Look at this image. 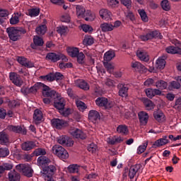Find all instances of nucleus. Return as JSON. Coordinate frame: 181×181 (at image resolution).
Segmentation results:
<instances>
[{
  "label": "nucleus",
  "instance_id": "cd10ccee",
  "mask_svg": "<svg viewBox=\"0 0 181 181\" xmlns=\"http://www.w3.org/2000/svg\"><path fill=\"white\" fill-rule=\"evenodd\" d=\"M37 163L39 166H46V165L50 163V159L46 156H41L37 158Z\"/></svg>",
  "mask_w": 181,
  "mask_h": 181
},
{
  "label": "nucleus",
  "instance_id": "79ce46f5",
  "mask_svg": "<svg viewBox=\"0 0 181 181\" xmlns=\"http://www.w3.org/2000/svg\"><path fill=\"white\" fill-rule=\"evenodd\" d=\"M138 13H139L141 21H143V22H148V21H149V18L148 17V15L146 14L145 10L139 9Z\"/></svg>",
  "mask_w": 181,
  "mask_h": 181
},
{
  "label": "nucleus",
  "instance_id": "052dcab7",
  "mask_svg": "<svg viewBox=\"0 0 181 181\" xmlns=\"http://www.w3.org/2000/svg\"><path fill=\"white\" fill-rule=\"evenodd\" d=\"M174 108H175V110L181 111V98H179L176 100Z\"/></svg>",
  "mask_w": 181,
  "mask_h": 181
},
{
  "label": "nucleus",
  "instance_id": "1a4fd4ad",
  "mask_svg": "<svg viewBox=\"0 0 181 181\" xmlns=\"http://www.w3.org/2000/svg\"><path fill=\"white\" fill-rule=\"evenodd\" d=\"M165 52L170 54H181V43L177 42L175 46H169L165 49Z\"/></svg>",
  "mask_w": 181,
  "mask_h": 181
},
{
  "label": "nucleus",
  "instance_id": "4468645a",
  "mask_svg": "<svg viewBox=\"0 0 181 181\" xmlns=\"http://www.w3.org/2000/svg\"><path fill=\"white\" fill-rule=\"evenodd\" d=\"M159 35V32L158 31H150L146 33L145 35H141L140 39L143 40V42H146V40H151V39H153V37H158Z\"/></svg>",
  "mask_w": 181,
  "mask_h": 181
},
{
  "label": "nucleus",
  "instance_id": "6e6d98bb",
  "mask_svg": "<svg viewBox=\"0 0 181 181\" xmlns=\"http://www.w3.org/2000/svg\"><path fill=\"white\" fill-rule=\"evenodd\" d=\"M77 57V62L79 64H83L84 63V59L86 56L83 52H79L78 54L76 56Z\"/></svg>",
  "mask_w": 181,
  "mask_h": 181
},
{
  "label": "nucleus",
  "instance_id": "13d9d810",
  "mask_svg": "<svg viewBox=\"0 0 181 181\" xmlns=\"http://www.w3.org/2000/svg\"><path fill=\"white\" fill-rule=\"evenodd\" d=\"M103 64L105 69H107V71H109L110 73H112V71H114V66L111 64V63L106 62H103Z\"/></svg>",
  "mask_w": 181,
  "mask_h": 181
},
{
  "label": "nucleus",
  "instance_id": "6ab92c4d",
  "mask_svg": "<svg viewBox=\"0 0 181 181\" xmlns=\"http://www.w3.org/2000/svg\"><path fill=\"white\" fill-rule=\"evenodd\" d=\"M10 144L9 136L5 132H0V144L8 146Z\"/></svg>",
  "mask_w": 181,
  "mask_h": 181
},
{
  "label": "nucleus",
  "instance_id": "ea45409f",
  "mask_svg": "<svg viewBox=\"0 0 181 181\" xmlns=\"http://www.w3.org/2000/svg\"><path fill=\"white\" fill-rule=\"evenodd\" d=\"M153 117L155 119L158 121V122H164V121L165 120V115L163 114V112H156L153 114Z\"/></svg>",
  "mask_w": 181,
  "mask_h": 181
},
{
  "label": "nucleus",
  "instance_id": "7c9ffc66",
  "mask_svg": "<svg viewBox=\"0 0 181 181\" xmlns=\"http://www.w3.org/2000/svg\"><path fill=\"white\" fill-rule=\"evenodd\" d=\"M102 32H112L114 30V25L111 23H104L100 25Z\"/></svg>",
  "mask_w": 181,
  "mask_h": 181
},
{
  "label": "nucleus",
  "instance_id": "c85d7f7f",
  "mask_svg": "<svg viewBox=\"0 0 181 181\" xmlns=\"http://www.w3.org/2000/svg\"><path fill=\"white\" fill-rule=\"evenodd\" d=\"M36 146V144L33 141H26L21 146L23 151H30Z\"/></svg>",
  "mask_w": 181,
  "mask_h": 181
},
{
  "label": "nucleus",
  "instance_id": "8fccbe9b",
  "mask_svg": "<svg viewBox=\"0 0 181 181\" xmlns=\"http://www.w3.org/2000/svg\"><path fill=\"white\" fill-rule=\"evenodd\" d=\"M107 5L110 8H117L119 5V1L118 0H107Z\"/></svg>",
  "mask_w": 181,
  "mask_h": 181
},
{
  "label": "nucleus",
  "instance_id": "bf43d9fd",
  "mask_svg": "<svg viewBox=\"0 0 181 181\" xmlns=\"http://www.w3.org/2000/svg\"><path fill=\"white\" fill-rule=\"evenodd\" d=\"M70 15L69 14H64L61 17L62 22H65L66 23H70Z\"/></svg>",
  "mask_w": 181,
  "mask_h": 181
},
{
  "label": "nucleus",
  "instance_id": "2f4dec72",
  "mask_svg": "<svg viewBox=\"0 0 181 181\" xmlns=\"http://www.w3.org/2000/svg\"><path fill=\"white\" fill-rule=\"evenodd\" d=\"M43 118V114L42 113V111H40L39 109H36L34 111V115H33V119L34 121H35L36 123L42 121Z\"/></svg>",
  "mask_w": 181,
  "mask_h": 181
},
{
  "label": "nucleus",
  "instance_id": "aec40b11",
  "mask_svg": "<svg viewBox=\"0 0 181 181\" xmlns=\"http://www.w3.org/2000/svg\"><path fill=\"white\" fill-rule=\"evenodd\" d=\"M75 84L77 87H79V88H81L82 90H90V86H88V83L83 81V79H78L75 81Z\"/></svg>",
  "mask_w": 181,
  "mask_h": 181
},
{
  "label": "nucleus",
  "instance_id": "5fc2aeb1",
  "mask_svg": "<svg viewBox=\"0 0 181 181\" xmlns=\"http://www.w3.org/2000/svg\"><path fill=\"white\" fill-rule=\"evenodd\" d=\"M88 152H91V153H95L97 152L98 147L94 143H92L88 146L87 148Z\"/></svg>",
  "mask_w": 181,
  "mask_h": 181
},
{
  "label": "nucleus",
  "instance_id": "473e14b6",
  "mask_svg": "<svg viewBox=\"0 0 181 181\" xmlns=\"http://www.w3.org/2000/svg\"><path fill=\"white\" fill-rule=\"evenodd\" d=\"M76 9L78 18H86V8L83 6H76Z\"/></svg>",
  "mask_w": 181,
  "mask_h": 181
},
{
  "label": "nucleus",
  "instance_id": "bb28decb",
  "mask_svg": "<svg viewBox=\"0 0 181 181\" xmlns=\"http://www.w3.org/2000/svg\"><path fill=\"white\" fill-rule=\"evenodd\" d=\"M99 13L102 19H110L111 16H112V13H111V11L105 8L101 9L99 11Z\"/></svg>",
  "mask_w": 181,
  "mask_h": 181
},
{
  "label": "nucleus",
  "instance_id": "f257e3e1",
  "mask_svg": "<svg viewBox=\"0 0 181 181\" xmlns=\"http://www.w3.org/2000/svg\"><path fill=\"white\" fill-rule=\"evenodd\" d=\"M6 33L8 35L10 40L17 42L22 37V35L26 33V30L21 27H9L6 28Z\"/></svg>",
  "mask_w": 181,
  "mask_h": 181
},
{
  "label": "nucleus",
  "instance_id": "de8ad7c7",
  "mask_svg": "<svg viewBox=\"0 0 181 181\" xmlns=\"http://www.w3.org/2000/svg\"><path fill=\"white\" fill-rule=\"evenodd\" d=\"M181 85L178 81H173L170 82V86H168L169 90H173V88H175L179 90L180 88Z\"/></svg>",
  "mask_w": 181,
  "mask_h": 181
},
{
  "label": "nucleus",
  "instance_id": "9b49d317",
  "mask_svg": "<svg viewBox=\"0 0 181 181\" xmlns=\"http://www.w3.org/2000/svg\"><path fill=\"white\" fill-rule=\"evenodd\" d=\"M69 133L74 138H76L77 139H86V138H87V134L83 132L80 129H71Z\"/></svg>",
  "mask_w": 181,
  "mask_h": 181
},
{
  "label": "nucleus",
  "instance_id": "58836bf2",
  "mask_svg": "<svg viewBox=\"0 0 181 181\" xmlns=\"http://www.w3.org/2000/svg\"><path fill=\"white\" fill-rule=\"evenodd\" d=\"M46 30H47V27L45 24L37 27L35 29L36 33L40 36L45 35Z\"/></svg>",
  "mask_w": 181,
  "mask_h": 181
},
{
  "label": "nucleus",
  "instance_id": "0e129e2a",
  "mask_svg": "<svg viewBox=\"0 0 181 181\" xmlns=\"http://www.w3.org/2000/svg\"><path fill=\"white\" fill-rule=\"evenodd\" d=\"M155 84V81L152 78H148L144 81V86L146 87H150V86H153Z\"/></svg>",
  "mask_w": 181,
  "mask_h": 181
},
{
  "label": "nucleus",
  "instance_id": "37998d69",
  "mask_svg": "<svg viewBox=\"0 0 181 181\" xmlns=\"http://www.w3.org/2000/svg\"><path fill=\"white\" fill-rule=\"evenodd\" d=\"M39 13H40V8H31L28 10V15L31 18L38 16Z\"/></svg>",
  "mask_w": 181,
  "mask_h": 181
},
{
  "label": "nucleus",
  "instance_id": "f704fd0d",
  "mask_svg": "<svg viewBox=\"0 0 181 181\" xmlns=\"http://www.w3.org/2000/svg\"><path fill=\"white\" fill-rule=\"evenodd\" d=\"M83 44L84 46H91V45H94V37L91 35H86L83 40Z\"/></svg>",
  "mask_w": 181,
  "mask_h": 181
},
{
  "label": "nucleus",
  "instance_id": "a211bd4d",
  "mask_svg": "<svg viewBox=\"0 0 181 181\" xmlns=\"http://www.w3.org/2000/svg\"><path fill=\"white\" fill-rule=\"evenodd\" d=\"M139 169H141V164H136L133 166H131L129 170V177H130V179H134Z\"/></svg>",
  "mask_w": 181,
  "mask_h": 181
},
{
  "label": "nucleus",
  "instance_id": "4c0bfd02",
  "mask_svg": "<svg viewBox=\"0 0 181 181\" xmlns=\"http://www.w3.org/2000/svg\"><path fill=\"white\" fill-rule=\"evenodd\" d=\"M156 87L157 88H159L160 90H166L168 88V82L163 81V80H160L156 82Z\"/></svg>",
  "mask_w": 181,
  "mask_h": 181
},
{
  "label": "nucleus",
  "instance_id": "e433bc0d",
  "mask_svg": "<svg viewBox=\"0 0 181 181\" xmlns=\"http://www.w3.org/2000/svg\"><path fill=\"white\" fill-rule=\"evenodd\" d=\"M67 52L69 56H71V57H77L78 54L80 53V51L77 47H72L68 48Z\"/></svg>",
  "mask_w": 181,
  "mask_h": 181
},
{
  "label": "nucleus",
  "instance_id": "c03bdc74",
  "mask_svg": "<svg viewBox=\"0 0 181 181\" xmlns=\"http://www.w3.org/2000/svg\"><path fill=\"white\" fill-rule=\"evenodd\" d=\"M161 8L163 11H170V4H169V1L168 0H163L161 1Z\"/></svg>",
  "mask_w": 181,
  "mask_h": 181
},
{
  "label": "nucleus",
  "instance_id": "e2e57ef3",
  "mask_svg": "<svg viewBox=\"0 0 181 181\" xmlns=\"http://www.w3.org/2000/svg\"><path fill=\"white\" fill-rule=\"evenodd\" d=\"M105 84L108 87H115V81L111 78L106 79Z\"/></svg>",
  "mask_w": 181,
  "mask_h": 181
},
{
  "label": "nucleus",
  "instance_id": "f3484780",
  "mask_svg": "<svg viewBox=\"0 0 181 181\" xmlns=\"http://www.w3.org/2000/svg\"><path fill=\"white\" fill-rule=\"evenodd\" d=\"M139 119L141 125H146L148 124V119H149V115L146 112H139L138 113Z\"/></svg>",
  "mask_w": 181,
  "mask_h": 181
},
{
  "label": "nucleus",
  "instance_id": "ddd939ff",
  "mask_svg": "<svg viewBox=\"0 0 181 181\" xmlns=\"http://www.w3.org/2000/svg\"><path fill=\"white\" fill-rule=\"evenodd\" d=\"M51 124L54 128L62 129L66 125V121L57 118H54L51 120Z\"/></svg>",
  "mask_w": 181,
  "mask_h": 181
},
{
  "label": "nucleus",
  "instance_id": "2eb2a0df",
  "mask_svg": "<svg viewBox=\"0 0 181 181\" xmlns=\"http://www.w3.org/2000/svg\"><path fill=\"white\" fill-rule=\"evenodd\" d=\"M166 59H168V57L163 55L162 57H160L156 63V69L158 70H163L165 69V66H166Z\"/></svg>",
  "mask_w": 181,
  "mask_h": 181
},
{
  "label": "nucleus",
  "instance_id": "c9c22d12",
  "mask_svg": "<svg viewBox=\"0 0 181 181\" xmlns=\"http://www.w3.org/2000/svg\"><path fill=\"white\" fill-rule=\"evenodd\" d=\"M115 57V52L114 51H107L105 53L103 59L105 62H111Z\"/></svg>",
  "mask_w": 181,
  "mask_h": 181
},
{
  "label": "nucleus",
  "instance_id": "c756f323",
  "mask_svg": "<svg viewBox=\"0 0 181 181\" xmlns=\"http://www.w3.org/2000/svg\"><path fill=\"white\" fill-rule=\"evenodd\" d=\"M10 129L13 132H16V134H23V135H26V129L21 126H11Z\"/></svg>",
  "mask_w": 181,
  "mask_h": 181
},
{
  "label": "nucleus",
  "instance_id": "72a5a7b5",
  "mask_svg": "<svg viewBox=\"0 0 181 181\" xmlns=\"http://www.w3.org/2000/svg\"><path fill=\"white\" fill-rule=\"evenodd\" d=\"M23 174L27 177H32V176H33V170L32 169L30 165H25L24 170L23 171Z\"/></svg>",
  "mask_w": 181,
  "mask_h": 181
},
{
  "label": "nucleus",
  "instance_id": "774afa93",
  "mask_svg": "<svg viewBox=\"0 0 181 181\" xmlns=\"http://www.w3.org/2000/svg\"><path fill=\"white\" fill-rule=\"evenodd\" d=\"M91 16H92L91 11H85V17H84L85 21H91Z\"/></svg>",
  "mask_w": 181,
  "mask_h": 181
},
{
  "label": "nucleus",
  "instance_id": "7ed1b4c3",
  "mask_svg": "<svg viewBox=\"0 0 181 181\" xmlns=\"http://www.w3.org/2000/svg\"><path fill=\"white\" fill-rule=\"evenodd\" d=\"M39 90H42V95L43 97H47L49 95V92L50 91V88L45 83H42L40 82L35 83L33 86L30 88L25 89L27 93H32L33 94H36Z\"/></svg>",
  "mask_w": 181,
  "mask_h": 181
},
{
  "label": "nucleus",
  "instance_id": "4d7b16f0",
  "mask_svg": "<svg viewBox=\"0 0 181 181\" xmlns=\"http://www.w3.org/2000/svg\"><path fill=\"white\" fill-rule=\"evenodd\" d=\"M148 146V142L144 143V145L140 146L137 149V153L141 155V153H144L145 151H146V148Z\"/></svg>",
  "mask_w": 181,
  "mask_h": 181
},
{
  "label": "nucleus",
  "instance_id": "412c9836",
  "mask_svg": "<svg viewBox=\"0 0 181 181\" xmlns=\"http://www.w3.org/2000/svg\"><path fill=\"white\" fill-rule=\"evenodd\" d=\"M8 180L9 181H20L21 180V174L16 170H13L8 173Z\"/></svg>",
  "mask_w": 181,
  "mask_h": 181
},
{
  "label": "nucleus",
  "instance_id": "5701e85b",
  "mask_svg": "<svg viewBox=\"0 0 181 181\" xmlns=\"http://www.w3.org/2000/svg\"><path fill=\"white\" fill-rule=\"evenodd\" d=\"M17 62L22 66H24V67H33V64L29 61H28V59L23 57H19L17 59Z\"/></svg>",
  "mask_w": 181,
  "mask_h": 181
},
{
  "label": "nucleus",
  "instance_id": "338daca9",
  "mask_svg": "<svg viewBox=\"0 0 181 181\" xmlns=\"http://www.w3.org/2000/svg\"><path fill=\"white\" fill-rule=\"evenodd\" d=\"M146 94L148 98H153V89L148 88L146 90Z\"/></svg>",
  "mask_w": 181,
  "mask_h": 181
},
{
  "label": "nucleus",
  "instance_id": "423d86ee",
  "mask_svg": "<svg viewBox=\"0 0 181 181\" xmlns=\"http://www.w3.org/2000/svg\"><path fill=\"white\" fill-rule=\"evenodd\" d=\"M56 167L54 165H50L49 166H45L42 168V171H41V173L42 175H45V180L47 181H54L53 179V175L56 173Z\"/></svg>",
  "mask_w": 181,
  "mask_h": 181
},
{
  "label": "nucleus",
  "instance_id": "a878e982",
  "mask_svg": "<svg viewBox=\"0 0 181 181\" xmlns=\"http://www.w3.org/2000/svg\"><path fill=\"white\" fill-rule=\"evenodd\" d=\"M21 16H22V13L21 12L14 13V14L12 16V17L10 19L11 25H18V23L19 22V19H21Z\"/></svg>",
  "mask_w": 181,
  "mask_h": 181
},
{
  "label": "nucleus",
  "instance_id": "603ef678",
  "mask_svg": "<svg viewBox=\"0 0 181 181\" xmlns=\"http://www.w3.org/2000/svg\"><path fill=\"white\" fill-rule=\"evenodd\" d=\"M144 104L146 108H148V110H153V103H152V100H151L149 99H145L144 101Z\"/></svg>",
  "mask_w": 181,
  "mask_h": 181
},
{
  "label": "nucleus",
  "instance_id": "a19ab883",
  "mask_svg": "<svg viewBox=\"0 0 181 181\" xmlns=\"http://www.w3.org/2000/svg\"><path fill=\"white\" fill-rule=\"evenodd\" d=\"M117 132L122 135H127L128 134V127L126 125L120 124L117 128Z\"/></svg>",
  "mask_w": 181,
  "mask_h": 181
},
{
  "label": "nucleus",
  "instance_id": "393cba45",
  "mask_svg": "<svg viewBox=\"0 0 181 181\" xmlns=\"http://www.w3.org/2000/svg\"><path fill=\"white\" fill-rule=\"evenodd\" d=\"M136 56L143 62H149V55L144 50H138L136 52Z\"/></svg>",
  "mask_w": 181,
  "mask_h": 181
},
{
  "label": "nucleus",
  "instance_id": "9d476101",
  "mask_svg": "<svg viewBox=\"0 0 181 181\" xmlns=\"http://www.w3.org/2000/svg\"><path fill=\"white\" fill-rule=\"evenodd\" d=\"M10 80L12 81L13 83L15 84V86H17V87H21L22 84H23V81L22 80V78H21V76H19L18 74L15 72L10 73Z\"/></svg>",
  "mask_w": 181,
  "mask_h": 181
},
{
  "label": "nucleus",
  "instance_id": "f03ea898",
  "mask_svg": "<svg viewBox=\"0 0 181 181\" xmlns=\"http://www.w3.org/2000/svg\"><path fill=\"white\" fill-rule=\"evenodd\" d=\"M47 97H51V98L54 99V107H55L57 110H64L66 100H64V98H62V96L59 95V93H57L56 90L50 89Z\"/></svg>",
  "mask_w": 181,
  "mask_h": 181
},
{
  "label": "nucleus",
  "instance_id": "a18cd8bd",
  "mask_svg": "<svg viewBox=\"0 0 181 181\" xmlns=\"http://www.w3.org/2000/svg\"><path fill=\"white\" fill-rule=\"evenodd\" d=\"M9 156V148H0V158H6V156Z\"/></svg>",
  "mask_w": 181,
  "mask_h": 181
},
{
  "label": "nucleus",
  "instance_id": "864d4df0",
  "mask_svg": "<svg viewBox=\"0 0 181 181\" xmlns=\"http://www.w3.org/2000/svg\"><path fill=\"white\" fill-rule=\"evenodd\" d=\"M69 173H78V167L77 165H71L68 167Z\"/></svg>",
  "mask_w": 181,
  "mask_h": 181
},
{
  "label": "nucleus",
  "instance_id": "b1692460",
  "mask_svg": "<svg viewBox=\"0 0 181 181\" xmlns=\"http://www.w3.org/2000/svg\"><path fill=\"white\" fill-rule=\"evenodd\" d=\"M33 42L34 44H31L32 49H37V46H43V39L39 36H34Z\"/></svg>",
  "mask_w": 181,
  "mask_h": 181
},
{
  "label": "nucleus",
  "instance_id": "49530a36",
  "mask_svg": "<svg viewBox=\"0 0 181 181\" xmlns=\"http://www.w3.org/2000/svg\"><path fill=\"white\" fill-rule=\"evenodd\" d=\"M40 78L44 80V81H54V74H49L46 76H41Z\"/></svg>",
  "mask_w": 181,
  "mask_h": 181
},
{
  "label": "nucleus",
  "instance_id": "dca6fc26",
  "mask_svg": "<svg viewBox=\"0 0 181 181\" xmlns=\"http://www.w3.org/2000/svg\"><path fill=\"white\" fill-rule=\"evenodd\" d=\"M167 144H169L168 136H163L161 139L156 140L153 143V148H159L160 146H163V145H166Z\"/></svg>",
  "mask_w": 181,
  "mask_h": 181
},
{
  "label": "nucleus",
  "instance_id": "680f3d73",
  "mask_svg": "<svg viewBox=\"0 0 181 181\" xmlns=\"http://www.w3.org/2000/svg\"><path fill=\"white\" fill-rule=\"evenodd\" d=\"M54 80L58 81V80H63V78H64V76H63L62 73L56 72L55 74H54Z\"/></svg>",
  "mask_w": 181,
  "mask_h": 181
},
{
  "label": "nucleus",
  "instance_id": "f8f14e48",
  "mask_svg": "<svg viewBox=\"0 0 181 181\" xmlns=\"http://www.w3.org/2000/svg\"><path fill=\"white\" fill-rule=\"evenodd\" d=\"M117 88L119 90L118 94L119 97H128V90H129L128 85L119 83Z\"/></svg>",
  "mask_w": 181,
  "mask_h": 181
},
{
  "label": "nucleus",
  "instance_id": "39448f33",
  "mask_svg": "<svg viewBox=\"0 0 181 181\" xmlns=\"http://www.w3.org/2000/svg\"><path fill=\"white\" fill-rule=\"evenodd\" d=\"M52 152L60 159H69V152L63 146L56 144L52 147Z\"/></svg>",
  "mask_w": 181,
  "mask_h": 181
},
{
  "label": "nucleus",
  "instance_id": "09e8293b",
  "mask_svg": "<svg viewBox=\"0 0 181 181\" xmlns=\"http://www.w3.org/2000/svg\"><path fill=\"white\" fill-rule=\"evenodd\" d=\"M33 153L35 155V156H40V155H42L43 156L46 155V149L38 148L34 151Z\"/></svg>",
  "mask_w": 181,
  "mask_h": 181
},
{
  "label": "nucleus",
  "instance_id": "0eeeda50",
  "mask_svg": "<svg viewBox=\"0 0 181 181\" xmlns=\"http://www.w3.org/2000/svg\"><path fill=\"white\" fill-rule=\"evenodd\" d=\"M96 105L98 107H104L109 110V108H112L114 107V103L108 101V99L104 97L98 98L95 100Z\"/></svg>",
  "mask_w": 181,
  "mask_h": 181
},
{
  "label": "nucleus",
  "instance_id": "69168bd1",
  "mask_svg": "<svg viewBox=\"0 0 181 181\" xmlns=\"http://www.w3.org/2000/svg\"><path fill=\"white\" fill-rule=\"evenodd\" d=\"M9 16V11L5 9H0V18H6Z\"/></svg>",
  "mask_w": 181,
  "mask_h": 181
},
{
  "label": "nucleus",
  "instance_id": "6e6552de",
  "mask_svg": "<svg viewBox=\"0 0 181 181\" xmlns=\"http://www.w3.org/2000/svg\"><path fill=\"white\" fill-rule=\"evenodd\" d=\"M58 144L63 145V146H73L74 145V141L69 137V136H61L57 139Z\"/></svg>",
  "mask_w": 181,
  "mask_h": 181
},
{
  "label": "nucleus",
  "instance_id": "3c124183",
  "mask_svg": "<svg viewBox=\"0 0 181 181\" xmlns=\"http://www.w3.org/2000/svg\"><path fill=\"white\" fill-rule=\"evenodd\" d=\"M6 98V103H8V107L10 108H15L16 107H19V103H18L16 100H9L8 98Z\"/></svg>",
  "mask_w": 181,
  "mask_h": 181
},
{
  "label": "nucleus",
  "instance_id": "20e7f679",
  "mask_svg": "<svg viewBox=\"0 0 181 181\" xmlns=\"http://www.w3.org/2000/svg\"><path fill=\"white\" fill-rule=\"evenodd\" d=\"M45 59L51 63H57L59 60H62V62H68L69 60L64 54L61 53L56 54L55 52L47 53Z\"/></svg>",
  "mask_w": 181,
  "mask_h": 181
},
{
  "label": "nucleus",
  "instance_id": "4be33fe9",
  "mask_svg": "<svg viewBox=\"0 0 181 181\" xmlns=\"http://www.w3.org/2000/svg\"><path fill=\"white\" fill-rule=\"evenodd\" d=\"M101 116H100V113L96 110H90L88 114V119L92 122H95L97 119H100Z\"/></svg>",
  "mask_w": 181,
  "mask_h": 181
}]
</instances>
